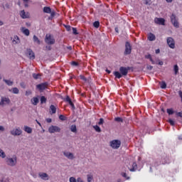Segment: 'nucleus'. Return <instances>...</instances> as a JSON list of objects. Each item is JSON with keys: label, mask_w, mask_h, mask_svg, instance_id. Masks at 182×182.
<instances>
[{"label": "nucleus", "mask_w": 182, "mask_h": 182, "mask_svg": "<svg viewBox=\"0 0 182 182\" xmlns=\"http://www.w3.org/2000/svg\"><path fill=\"white\" fill-rule=\"evenodd\" d=\"M40 101H41V104L43 105V103H46L47 99L45 96H41V99H40Z\"/></svg>", "instance_id": "26"}, {"label": "nucleus", "mask_w": 182, "mask_h": 182, "mask_svg": "<svg viewBox=\"0 0 182 182\" xmlns=\"http://www.w3.org/2000/svg\"><path fill=\"white\" fill-rule=\"evenodd\" d=\"M20 15L23 19H26L28 18V15L26 14L25 11L23 10L20 12Z\"/></svg>", "instance_id": "23"}, {"label": "nucleus", "mask_w": 182, "mask_h": 182, "mask_svg": "<svg viewBox=\"0 0 182 182\" xmlns=\"http://www.w3.org/2000/svg\"><path fill=\"white\" fill-rule=\"evenodd\" d=\"M45 42L47 45H55V38L50 34H46L45 38Z\"/></svg>", "instance_id": "3"}, {"label": "nucleus", "mask_w": 182, "mask_h": 182, "mask_svg": "<svg viewBox=\"0 0 182 182\" xmlns=\"http://www.w3.org/2000/svg\"><path fill=\"white\" fill-rule=\"evenodd\" d=\"M77 182H85V181H83V179L82 178H77Z\"/></svg>", "instance_id": "54"}, {"label": "nucleus", "mask_w": 182, "mask_h": 182, "mask_svg": "<svg viewBox=\"0 0 182 182\" xmlns=\"http://www.w3.org/2000/svg\"><path fill=\"white\" fill-rule=\"evenodd\" d=\"M38 177H40L41 180H45V181L49 180V175H48V173H39Z\"/></svg>", "instance_id": "13"}, {"label": "nucleus", "mask_w": 182, "mask_h": 182, "mask_svg": "<svg viewBox=\"0 0 182 182\" xmlns=\"http://www.w3.org/2000/svg\"><path fill=\"white\" fill-rule=\"evenodd\" d=\"M33 79L37 80V79H39V77H41V75L40 74L33 73Z\"/></svg>", "instance_id": "37"}, {"label": "nucleus", "mask_w": 182, "mask_h": 182, "mask_svg": "<svg viewBox=\"0 0 182 182\" xmlns=\"http://www.w3.org/2000/svg\"><path fill=\"white\" fill-rule=\"evenodd\" d=\"M50 109L52 112L51 114H55V113H56V107H55V105H51L50 106Z\"/></svg>", "instance_id": "24"}, {"label": "nucleus", "mask_w": 182, "mask_h": 182, "mask_svg": "<svg viewBox=\"0 0 182 182\" xmlns=\"http://www.w3.org/2000/svg\"><path fill=\"white\" fill-rule=\"evenodd\" d=\"M93 26H94V28H99V26H100V22H99V21H95L94 23H93Z\"/></svg>", "instance_id": "35"}, {"label": "nucleus", "mask_w": 182, "mask_h": 182, "mask_svg": "<svg viewBox=\"0 0 182 182\" xmlns=\"http://www.w3.org/2000/svg\"><path fill=\"white\" fill-rule=\"evenodd\" d=\"M4 82H5V83L8 85V86H12L14 85V82L9 80H3Z\"/></svg>", "instance_id": "25"}, {"label": "nucleus", "mask_w": 182, "mask_h": 182, "mask_svg": "<svg viewBox=\"0 0 182 182\" xmlns=\"http://www.w3.org/2000/svg\"><path fill=\"white\" fill-rule=\"evenodd\" d=\"M59 119H60V120L65 121V120H66V117H65L64 115L60 114L59 116Z\"/></svg>", "instance_id": "42"}, {"label": "nucleus", "mask_w": 182, "mask_h": 182, "mask_svg": "<svg viewBox=\"0 0 182 182\" xmlns=\"http://www.w3.org/2000/svg\"><path fill=\"white\" fill-rule=\"evenodd\" d=\"M6 163L7 166H10L11 167H14V166H16V156L14 158H6Z\"/></svg>", "instance_id": "4"}, {"label": "nucleus", "mask_w": 182, "mask_h": 182, "mask_svg": "<svg viewBox=\"0 0 182 182\" xmlns=\"http://www.w3.org/2000/svg\"><path fill=\"white\" fill-rule=\"evenodd\" d=\"M13 42L14 45H16V43H19V37H18V36H15Z\"/></svg>", "instance_id": "28"}, {"label": "nucleus", "mask_w": 182, "mask_h": 182, "mask_svg": "<svg viewBox=\"0 0 182 182\" xmlns=\"http://www.w3.org/2000/svg\"><path fill=\"white\" fill-rule=\"evenodd\" d=\"M0 132H5V127L4 126L0 125Z\"/></svg>", "instance_id": "53"}, {"label": "nucleus", "mask_w": 182, "mask_h": 182, "mask_svg": "<svg viewBox=\"0 0 182 182\" xmlns=\"http://www.w3.org/2000/svg\"><path fill=\"white\" fill-rule=\"evenodd\" d=\"M146 59H149V60L151 59V55L149 54L148 55L145 56Z\"/></svg>", "instance_id": "56"}, {"label": "nucleus", "mask_w": 182, "mask_h": 182, "mask_svg": "<svg viewBox=\"0 0 182 182\" xmlns=\"http://www.w3.org/2000/svg\"><path fill=\"white\" fill-rule=\"evenodd\" d=\"M21 31L23 32V33L24 35H26V36H29V35L31 33L30 31H29V29H28V28H26L25 27H22L21 28Z\"/></svg>", "instance_id": "16"}, {"label": "nucleus", "mask_w": 182, "mask_h": 182, "mask_svg": "<svg viewBox=\"0 0 182 182\" xmlns=\"http://www.w3.org/2000/svg\"><path fill=\"white\" fill-rule=\"evenodd\" d=\"M63 155L67 157V159H69L70 160H73L75 157L73 156V154L68 151H64Z\"/></svg>", "instance_id": "15"}, {"label": "nucleus", "mask_w": 182, "mask_h": 182, "mask_svg": "<svg viewBox=\"0 0 182 182\" xmlns=\"http://www.w3.org/2000/svg\"><path fill=\"white\" fill-rule=\"evenodd\" d=\"M166 42L169 48H171V49H174L176 48V42L174 41L173 38H171V37L167 38Z\"/></svg>", "instance_id": "6"}, {"label": "nucleus", "mask_w": 182, "mask_h": 182, "mask_svg": "<svg viewBox=\"0 0 182 182\" xmlns=\"http://www.w3.org/2000/svg\"><path fill=\"white\" fill-rule=\"evenodd\" d=\"M114 120L118 123H123V119L122 117H115Z\"/></svg>", "instance_id": "33"}, {"label": "nucleus", "mask_w": 182, "mask_h": 182, "mask_svg": "<svg viewBox=\"0 0 182 182\" xmlns=\"http://www.w3.org/2000/svg\"><path fill=\"white\" fill-rule=\"evenodd\" d=\"M132 167H134V168H137V164L136 162H134L132 164Z\"/></svg>", "instance_id": "55"}, {"label": "nucleus", "mask_w": 182, "mask_h": 182, "mask_svg": "<svg viewBox=\"0 0 182 182\" xmlns=\"http://www.w3.org/2000/svg\"><path fill=\"white\" fill-rule=\"evenodd\" d=\"M93 128L95 129V132H97V133H100L102 132V129L97 125L94 126Z\"/></svg>", "instance_id": "29"}, {"label": "nucleus", "mask_w": 182, "mask_h": 182, "mask_svg": "<svg viewBox=\"0 0 182 182\" xmlns=\"http://www.w3.org/2000/svg\"><path fill=\"white\" fill-rule=\"evenodd\" d=\"M173 70L175 72V75H177L178 73V65H175L173 66Z\"/></svg>", "instance_id": "34"}, {"label": "nucleus", "mask_w": 182, "mask_h": 182, "mask_svg": "<svg viewBox=\"0 0 182 182\" xmlns=\"http://www.w3.org/2000/svg\"><path fill=\"white\" fill-rule=\"evenodd\" d=\"M50 14V16H53V18L55 16V15H56V13L55 12V11H51Z\"/></svg>", "instance_id": "49"}, {"label": "nucleus", "mask_w": 182, "mask_h": 182, "mask_svg": "<svg viewBox=\"0 0 182 182\" xmlns=\"http://www.w3.org/2000/svg\"><path fill=\"white\" fill-rule=\"evenodd\" d=\"M122 145V142L119 140L114 139L110 141V146L112 149H117Z\"/></svg>", "instance_id": "5"}, {"label": "nucleus", "mask_w": 182, "mask_h": 182, "mask_svg": "<svg viewBox=\"0 0 182 182\" xmlns=\"http://www.w3.org/2000/svg\"><path fill=\"white\" fill-rule=\"evenodd\" d=\"M69 105L71 106V107L75 109V105L73 104V102H72V101L70 102H68Z\"/></svg>", "instance_id": "50"}, {"label": "nucleus", "mask_w": 182, "mask_h": 182, "mask_svg": "<svg viewBox=\"0 0 182 182\" xmlns=\"http://www.w3.org/2000/svg\"><path fill=\"white\" fill-rule=\"evenodd\" d=\"M148 39L151 41L153 42V41H156V36L154 34L150 33L148 36Z\"/></svg>", "instance_id": "18"}, {"label": "nucleus", "mask_w": 182, "mask_h": 182, "mask_svg": "<svg viewBox=\"0 0 182 182\" xmlns=\"http://www.w3.org/2000/svg\"><path fill=\"white\" fill-rule=\"evenodd\" d=\"M158 65H160V66H163V65H164L163 61H159V62L158 63Z\"/></svg>", "instance_id": "59"}, {"label": "nucleus", "mask_w": 182, "mask_h": 182, "mask_svg": "<svg viewBox=\"0 0 182 182\" xmlns=\"http://www.w3.org/2000/svg\"><path fill=\"white\" fill-rule=\"evenodd\" d=\"M178 95H179L181 99H182V91H179Z\"/></svg>", "instance_id": "60"}, {"label": "nucleus", "mask_w": 182, "mask_h": 182, "mask_svg": "<svg viewBox=\"0 0 182 182\" xmlns=\"http://www.w3.org/2000/svg\"><path fill=\"white\" fill-rule=\"evenodd\" d=\"M132 69L131 67H120L119 68V71H114V76L117 79H120L122 76H127V73H129V71Z\"/></svg>", "instance_id": "1"}, {"label": "nucleus", "mask_w": 182, "mask_h": 182, "mask_svg": "<svg viewBox=\"0 0 182 182\" xmlns=\"http://www.w3.org/2000/svg\"><path fill=\"white\" fill-rule=\"evenodd\" d=\"M71 65L72 66H79V63H77V62L75 61H72Z\"/></svg>", "instance_id": "46"}, {"label": "nucleus", "mask_w": 182, "mask_h": 182, "mask_svg": "<svg viewBox=\"0 0 182 182\" xmlns=\"http://www.w3.org/2000/svg\"><path fill=\"white\" fill-rule=\"evenodd\" d=\"M70 182H77V180H76V178L75 177H70Z\"/></svg>", "instance_id": "44"}, {"label": "nucleus", "mask_w": 182, "mask_h": 182, "mask_svg": "<svg viewBox=\"0 0 182 182\" xmlns=\"http://www.w3.org/2000/svg\"><path fill=\"white\" fill-rule=\"evenodd\" d=\"M31 103L33 106L38 105V103H39V98L36 97H33V99H31Z\"/></svg>", "instance_id": "17"}, {"label": "nucleus", "mask_w": 182, "mask_h": 182, "mask_svg": "<svg viewBox=\"0 0 182 182\" xmlns=\"http://www.w3.org/2000/svg\"><path fill=\"white\" fill-rule=\"evenodd\" d=\"M70 129L73 133H77V128L76 127L75 124L71 125Z\"/></svg>", "instance_id": "20"}, {"label": "nucleus", "mask_w": 182, "mask_h": 182, "mask_svg": "<svg viewBox=\"0 0 182 182\" xmlns=\"http://www.w3.org/2000/svg\"><path fill=\"white\" fill-rule=\"evenodd\" d=\"M26 55L27 58H29L31 60H33L35 59V53H33V50L31 48H27L26 51Z\"/></svg>", "instance_id": "7"}, {"label": "nucleus", "mask_w": 182, "mask_h": 182, "mask_svg": "<svg viewBox=\"0 0 182 182\" xmlns=\"http://www.w3.org/2000/svg\"><path fill=\"white\" fill-rule=\"evenodd\" d=\"M166 112H167L168 114H169V115L174 114V110H173L172 108L167 109Z\"/></svg>", "instance_id": "32"}, {"label": "nucleus", "mask_w": 182, "mask_h": 182, "mask_svg": "<svg viewBox=\"0 0 182 182\" xmlns=\"http://www.w3.org/2000/svg\"><path fill=\"white\" fill-rule=\"evenodd\" d=\"M146 69H148V70H151V69H153V66L147 65Z\"/></svg>", "instance_id": "58"}, {"label": "nucleus", "mask_w": 182, "mask_h": 182, "mask_svg": "<svg viewBox=\"0 0 182 182\" xmlns=\"http://www.w3.org/2000/svg\"><path fill=\"white\" fill-rule=\"evenodd\" d=\"M176 116H178V117H182V112H176Z\"/></svg>", "instance_id": "52"}, {"label": "nucleus", "mask_w": 182, "mask_h": 182, "mask_svg": "<svg viewBox=\"0 0 182 182\" xmlns=\"http://www.w3.org/2000/svg\"><path fill=\"white\" fill-rule=\"evenodd\" d=\"M0 157H1V159L6 157V154H5V152H4L2 149H0Z\"/></svg>", "instance_id": "31"}, {"label": "nucleus", "mask_w": 182, "mask_h": 182, "mask_svg": "<svg viewBox=\"0 0 182 182\" xmlns=\"http://www.w3.org/2000/svg\"><path fill=\"white\" fill-rule=\"evenodd\" d=\"M33 41L35 43H36L37 45H41V40H39V38H38V36H36V35L33 36Z\"/></svg>", "instance_id": "21"}, {"label": "nucleus", "mask_w": 182, "mask_h": 182, "mask_svg": "<svg viewBox=\"0 0 182 182\" xmlns=\"http://www.w3.org/2000/svg\"><path fill=\"white\" fill-rule=\"evenodd\" d=\"M121 176L124 177V178H126V180H130V177L127 176V173H126V172H122Z\"/></svg>", "instance_id": "27"}, {"label": "nucleus", "mask_w": 182, "mask_h": 182, "mask_svg": "<svg viewBox=\"0 0 182 182\" xmlns=\"http://www.w3.org/2000/svg\"><path fill=\"white\" fill-rule=\"evenodd\" d=\"M170 19L172 25H173L175 28H180V25L178 23V18H177L176 14H172V15L170 16Z\"/></svg>", "instance_id": "2"}, {"label": "nucleus", "mask_w": 182, "mask_h": 182, "mask_svg": "<svg viewBox=\"0 0 182 182\" xmlns=\"http://www.w3.org/2000/svg\"><path fill=\"white\" fill-rule=\"evenodd\" d=\"M168 123H170L171 126H174V124H175L174 121H173V119H168Z\"/></svg>", "instance_id": "47"}, {"label": "nucleus", "mask_w": 182, "mask_h": 182, "mask_svg": "<svg viewBox=\"0 0 182 182\" xmlns=\"http://www.w3.org/2000/svg\"><path fill=\"white\" fill-rule=\"evenodd\" d=\"M103 123H105V119H103V118H100V122H98L99 126H101Z\"/></svg>", "instance_id": "43"}, {"label": "nucleus", "mask_w": 182, "mask_h": 182, "mask_svg": "<svg viewBox=\"0 0 182 182\" xmlns=\"http://www.w3.org/2000/svg\"><path fill=\"white\" fill-rule=\"evenodd\" d=\"M12 92L14 94V95H18L19 93V89H18V87H14L12 89Z\"/></svg>", "instance_id": "30"}, {"label": "nucleus", "mask_w": 182, "mask_h": 182, "mask_svg": "<svg viewBox=\"0 0 182 182\" xmlns=\"http://www.w3.org/2000/svg\"><path fill=\"white\" fill-rule=\"evenodd\" d=\"M73 35H79V33H77V30L76 28H73Z\"/></svg>", "instance_id": "41"}, {"label": "nucleus", "mask_w": 182, "mask_h": 182, "mask_svg": "<svg viewBox=\"0 0 182 182\" xmlns=\"http://www.w3.org/2000/svg\"><path fill=\"white\" fill-rule=\"evenodd\" d=\"M150 61L151 62L152 65H154L156 63V62L154 61L153 58H151Z\"/></svg>", "instance_id": "61"}, {"label": "nucleus", "mask_w": 182, "mask_h": 182, "mask_svg": "<svg viewBox=\"0 0 182 182\" xmlns=\"http://www.w3.org/2000/svg\"><path fill=\"white\" fill-rule=\"evenodd\" d=\"M131 53H132V46H130V43L126 42L124 55H130Z\"/></svg>", "instance_id": "10"}, {"label": "nucleus", "mask_w": 182, "mask_h": 182, "mask_svg": "<svg viewBox=\"0 0 182 182\" xmlns=\"http://www.w3.org/2000/svg\"><path fill=\"white\" fill-rule=\"evenodd\" d=\"M167 87V84H166V82L162 81L161 83V89H166Z\"/></svg>", "instance_id": "36"}, {"label": "nucleus", "mask_w": 182, "mask_h": 182, "mask_svg": "<svg viewBox=\"0 0 182 182\" xmlns=\"http://www.w3.org/2000/svg\"><path fill=\"white\" fill-rule=\"evenodd\" d=\"M65 28L66 31H68V32L70 31V29H71L70 26H65Z\"/></svg>", "instance_id": "48"}, {"label": "nucleus", "mask_w": 182, "mask_h": 182, "mask_svg": "<svg viewBox=\"0 0 182 182\" xmlns=\"http://www.w3.org/2000/svg\"><path fill=\"white\" fill-rule=\"evenodd\" d=\"M156 53L157 54V53H160V49H156Z\"/></svg>", "instance_id": "63"}, {"label": "nucleus", "mask_w": 182, "mask_h": 182, "mask_svg": "<svg viewBox=\"0 0 182 182\" xmlns=\"http://www.w3.org/2000/svg\"><path fill=\"white\" fill-rule=\"evenodd\" d=\"M80 79L84 80V82H87V78L82 75H80Z\"/></svg>", "instance_id": "39"}, {"label": "nucleus", "mask_w": 182, "mask_h": 182, "mask_svg": "<svg viewBox=\"0 0 182 182\" xmlns=\"http://www.w3.org/2000/svg\"><path fill=\"white\" fill-rule=\"evenodd\" d=\"M11 103V100L6 97H1L0 101V106H5L6 105H9Z\"/></svg>", "instance_id": "9"}, {"label": "nucleus", "mask_w": 182, "mask_h": 182, "mask_svg": "<svg viewBox=\"0 0 182 182\" xmlns=\"http://www.w3.org/2000/svg\"><path fill=\"white\" fill-rule=\"evenodd\" d=\"M65 101L67 102L68 103H70L72 102V100L69 96L67 95L66 98L65 99Z\"/></svg>", "instance_id": "40"}, {"label": "nucleus", "mask_w": 182, "mask_h": 182, "mask_svg": "<svg viewBox=\"0 0 182 182\" xmlns=\"http://www.w3.org/2000/svg\"><path fill=\"white\" fill-rule=\"evenodd\" d=\"M24 132H26V133H28V134H31V133H32V128L25 125Z\"/></svg>", "instance_id": "22"}, {"label": "nucleus", "mask_w": 182, "mask_h": 182, "mask_svg": "<svg viewBox=\"0 0 182 182\" xmlns=\"http://www.w3.org/2000/svg\"><path fill=\"white\" fill-rule=\"evenodd\" d=\"M46 122H47V123H52V119H50V118H47V119H46Z\"/></svg>", "instance_id": "57"}, {"label": "nucleus", "mask_w": 182, "mask_h": 182, "mask_svg": "<svg viewBox=\"0 0 182 182\" xmlns=\"http://www.w3.org/2000/svg\"><path fill=\"white\" fill-rule=\"evenodd\" d=\"M49 133H60V128L58 126H50L48 128Z\"/></svg>", "instance_id": "8"}, {"label": "nucleus", "mask_w": 182, "mask_h": 182, "mask_svg": "<svg viewBox=\"0 0 182 182\" xmlns=\"http://www.w3.org/2000/svg\"><path fill=\"white\" fill-rule=\"evenodd\" d=\"M46 49H47V50H52V47L50 46H46Z\"/></svg>", "instance_id": "51"}, {"label": "nucleus", "mask_w": 182, "mask_h": 182, "mask_svg": "<svg viewBox=\"0 0 182 182\" xmlns=\"http://www.w3.org/2000/svg\"><path fill=\"white\" fill-rule=\"evenodd\" d=\"M46 86H48V83L45 82V83H41L39 85H36V88L38 89V90H45V89H46Z\"/></svg>", "instance_id": "14"}, {"label": "nucleus", "mask_w": 182, "mask_h": 182, "mask_svg": "<svg viewBox=\"0 0 182 182\" xmlns=\"http://www.w3.org/2000/svg\"><path fill=\"white\" fill-rule=\"evenodd\" d=\"M154 22H155V23H156V25H163V26H164L166 20L163 18H155Z\"/></svg>", "instance_id": "12"}, {"label": "nucleus", "mask_w": 182, "mask_h": 182, "mask_svg": "<svg viewBox=\"0 0 182 182\" xmlns=\"http://www.w3.org/2000/svg\"><path fill=\"white\" fill-rule=\"evenodd\" d=\"M87 181L88 182H92V181L93 180V176L88 175V176H87Z\"/></svg>", "instance_id": "38"}, {"label": "nucleus", "mask_w": 182, "mask_h": 182, "mask_svg": "<svg viewBox=\"0 0 182 182\" xmlns=\"http://www.w3.org/2000/svg\"><path fill=\"white\" fill-rule=\"evenodd\" d=\"M31 95H32V91L31 90L26 91V96H31Z\"/></svg>", "instance_id": "45"}, {"label": "nucleus", "mask_w": 182, "mask_h": 182, "mask_svg": "<svg viewBox=\"0 0 182 182\" xmlns=\"http://www.w3.org/2000/svg\"><path fill=\"white\" fill-rule=\"evenodd\" d=\"M24 6H25V8H28V3H24Z\"/></svg>", "instance_id": "64"}, {"label": "nucleus", "mask_w": 182, "mask_h": 182, "mask_svg": "<svg viewBox=\"0 0 182 182\" xmlns=\"http://www.w3.org/2000/svg\"><path fill=\"white\" fill-rule=\"evenodd\" d=\"M135 168H136L132 167L131 169H129V171H135Z\"/></svg>", "instance_id": "62"}, {"label": "nucleus", "mask_w": 182, "mask_h": 182, "mask_svg": "<svg viewBox=\"0 0 182 182\" xmlns=\"http://www.w3.org/2000/svg\"><path fill=\"white\" fill-rule=\"evenodd\" d=\"M43 11L44 14H50V12H52V9L49 6H45Z\"/></svg>", "instance_id": "19"}, {"label": "nucleus", "mask_w": 182, "mask_h": 182, "mask_svg": "<svg viewBox=\"0 0 182 182\" xmlns=\"http://www.w3.org/2000/svg\"><path fill=\"white\" fill-rule=\"evenodd\" d=\"M12 136H21L22 134V130L21 129L17 128L16 129H13L10 132Z\"/></svg>", "instance_id": "11"}]
</instances>
